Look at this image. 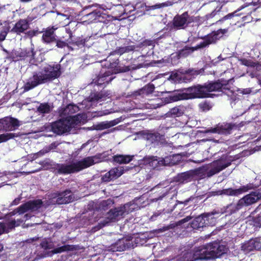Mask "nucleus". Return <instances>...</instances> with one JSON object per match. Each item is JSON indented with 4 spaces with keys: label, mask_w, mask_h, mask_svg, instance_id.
Segmentation results:
<instances>
[{
    "label": "nucleus",
    "mask_w": 261,
    "mask_h": 261,
    "mask_svg": "<svg viewBox=\"0 0 261 261\" xmlns=\"http://www.w3.org/2000/svg\"><path fill=\"white\" fill-rule=\"evenodd\" d=\"M222 87V84L219 82L210 83L203 86L197 85L184 89L182 91H175L162 99H156L153 105L154 108H156L166 103L178 100L210 97V92L219 91Z\"/></svg>",
    "instance_id": "1"
},
{
    "label": "nucleus",
    "mask_w": 261,
    "mask_h": 261,
    "mask_svg": "<svg viewBox=\"0 0 261 261\" xmlns=\"http://www.w3.org/2000/svg\"><path fill=\"white\" fill-rule=\"evenodd\" d=\"M226 248L216 242L196 248L193 252H188L180 261H195L198 259H215L225 253Z\"/></svg>",
    "instance_id": "2"
},
{
    "label": "nucleus",
    "mask_w": 261,
    "mask_h": 261,
    "mask_svg": "<svg viewBox=\"0 0 261 261\" xmlns=\"http://www.w3.org/2000/svg\"><path fill=\"white\" fill-rule=\"evenodd\" d=\"M41 204V200L30 201L14 210L10 213V215L14 216L18 214L16 216L17 217L16 220H11L6 223H0V235L5 232H7L10 229L19 225L21 222L26 221L30 217L28 214H25L22 218L20 216L21 214L29 210H37L40 207Z\"/></svg>",
    "instance_id": "3"
},
{
    "label": "nucleus",
    "mask_w": 261,
    "mask_h": 261,
    "mask_svg": "<svg viewBox=\"0 0 261 261\" xmlns=\"http://www.w3.org/2000/svg\"><path fill=\"white\" fill-rule=\"evenodd\" d=\"M61 74L60 65H47L41 71L36 73L23 86L24 90L29 91L37 86L54 80Z\"/></svg>",
    "instance_id": "4"
},
{
    "label": "nucleus",
    "mask_w": 261,
    "mask_h": 261,
    "mask_svg": "<svg viewBox=\"0 0 261 261\" xmlns=\"http://www.w3.org/2000/svg\"><path fill=\"white\" fill-rule=\"evenodd\" d=\"M82 116L80 114L66 117L65 119H60L46 126L48 130H51L58 135H62L70 130L71 128L81 123L82 121Z\"/></svg>",
    "instance_id": "5"
},
{
    "label": "nucleus",
    "mask_w": 261,
    "mask_h": 261,
    "mask_svg": "<svg viewBox=\"0 0 261 261\" xmlns=\"http://www.w3.org/2000/svg\"><path fill=\"white\" fill-rule=\"evenodd\" d=\"M99 162L96 156L86 158L80 161L74 162L70 165L61 164L58 166V171L62 174H69L80 171Z\"/></svg>",
    "instance_id": "6"
},
{
    "label": "nucleus",
    "mask_w": 261,
    "mask_h": 261,
    "mask_svg": "<svg viewBox=\"0 0 261 261\" xmlns=\"http://www.w3.org/2000/svg\"><path fill=\"white\" fill-rule=\"evenodd\" d=\"M231 162V160L226 156H223L219 160L200 168L198 170L199 172L210 177L229 166Z\"/></svg>",
    "instance_id": "7"
},
{
    "label": "nucleus",
    "mask_w": 261,
    "mask_h": 261,
    "mask_svg": "<svg viewBox=\"0 0 261 261\" xmlns=\"http://www.w3.org/2000/svg\"><path fill=\"white\" fill-rule=\"evenodd\" d=\"M135 208L136 205L134 203H127L122 206L110 210L107 214V220L102 226L110 221H118L125 215L133 212Z\"/></svg>",
    "instance_id": "8"
},
{
    "label": "nucleus",
    "mask_w": 261,
    "mask_h": 261,
    "mask_svg": "<svg viewBox=\"0 0 261 261\" xmlns=\"http://www.w3.org/2000/svg\"><path fill=\"white\" fill-rule=\"evenodd\" d=\"M261 199V190L252 192L239 200L238 203L236 204H230L227 206V209L232 210L234 209V212L239 210L243 206H247L250 205Z\"/></svg>",
    "instance_id": "9"
},
{
    "label": "nucleus",
    "mask_w": 261,
    "mask_h": 261,
    "mask_svg": "<svg viewBox=\"0 0 261 261\" xmlns=\"http://www.w3.org/2000/svg\"><path fill=\"white\" fill-rule=\"evenodd\" d=\"M179 154L167 156L164 159L158 160L156 156H148L144 159V163L148 164L151 167L155 168L159 165H173L176 163L175 159H178Z\"/></svg>",
    "instance_id": "10"
},
{
    "label": "nucleus",
    "mask_w": 261,
    "mask_h": 261,
    "mask_svg": "<svg viewBox=\"0 0 261 261\" xmlns=\"http://www.w3.org/2000/svg\"><path fill=\"white\" fill-rule=\"evenodd\" d=\"M214 215V213L207 214L196 217L191 223L192 227L196 229L203 227L206 224L213 225L215 222Z\"/></svg>",
    "instance_id": "11"
},
{
    "label": "nucleus",
    "mask_w": 261,
    "mask_h": 261,
    "mask_svg": "<svg viewBox=\"0 0 261 261\" xmlns=\"http://www.w3.org/2000/svg\"><path fill=\"white\" fill-rule=\"evenodd\" d=\"M74 200V196L69 190L65 191L61 193L55 194L53 197L52 203L58 204H63L72 202Z\"/></svg>",
    "instance_id": "12"
},
{
    "label": "nucleus",
    "mask_w": 261,
    "mask_h": 261,
    "mask_svg": "<svg viewBox=\"0 0 261 261\" xmlns=\"http://www.w3.org/2000/svg\"><path fill=\"white\" fill-rule=\"evenodd\" d=\"M125 171L123 167H118L112 168L108 172L102 176L101 179L104 182H109L116 179L122 175Z\"/></svg>",
    "instance_id": "13"
},
{
    "label": "nucleus",
    "mask_w": 261,
    "mask_h": 261,
    "mask_svg": "<svg viewBox=\"0 0 261 261\" xmlns=\"http://www.w3.org/2000/svg\"><path fill=\"white\" fill-rule=\"evenodd\" d=\"M227 32V29H220L216 32H213L208 35L206 40L204 41L202 43H200L199 45H198V48L203 47L209 44L215 43Z\"/></svg>",
    "instance_id": "14"
},
{
    "label": "nucleus",
    "mask_w": 261,
    "mask_h": 261,
    "mask_svg": "<svg viewBox=\"0 0 261 261\" xmlns=\"http://www.w3.org/2000/svg\"><path fill=\"white\" fill-rule=\"evenodd\" d=\"M260 248L261 238L251 239L242 246V250L247 253L253 250H258Z\"/></svg>",
    "instance_id": "15"
},
{
    "label": "nucleus",
    "mask_w": 261,
    "mask_h": 261,
    "mask_svg": "<svg viewBox=\"0 0 261 261\" xmlns=\"http://www.w3.org/2000/svg\"><path fill=\"white\" fill-rule=\"evenodd\" d=\"M111 74L112 72L109 69L106 71L103 69L100 74L96 79H94L93 80V83L99 85L105 83H108L113 79L112 77H110V75Z\"/></svg>",
    "instance_id": "16"
},
{
    "label": "nucleus",
    "mask_w": 261,
    "mask_h": 261,
    "mask_svg": "<svg viewBox=\"0 0 261 261\" xmlns=\"http://www.w3.org/2000/svg\"><path fill=\"white\" fill-rule=\"evenodd\" d=\"M4 129L6 130H13L19 125V121L12 117H6L3 119Z\"/></svg>",
    "instance_id": "17"
},
{
    "label": "nucleus",
    "mask_w": 261,
    "mask_h": 261,
    "mask_svg": "<svg viewBox=\"0 0 261 261\" xmlns=\"http://www.w3.org/2000/svg\"><path fill=\"white\" fill-rule=\"evenodd\" d=\"M29 26V23L27 20L21 19L15 23L11 31L17 34H20L27 30Z\"/></svg>",
    "instance_id": "18"
},
{
    "label": "nucleus",
    "mask_w": 261,
    "mask_h": 261,
    "mask_svg": "<svg viewBox=\"0 0 261 261\" xmlns=\"http://www.w3.org/2000/svg\"><path fill=\"white\" fill-rule=\"evenodd\" d=\"M188 18L187 13H184L181 15L175 17L173 20L174 26L178 29L184 28L187 24Z\"/></svg>",
    "instance_id": "19"
},
{
    "label": "nucleus",
    "mask_w": 261,
    "mask_h": 261,
    "mask_svg": "<svg viewBox=\"0 0 261 261\" xmlns=\"http://www.w3.org/2000/svg\"><path fill=\"white\" fill-rule=\"evenodd\" d=\"M57 28H48L43 34L42 40L47 43L54 42L56 40L54 31L56 30Z\"/></svg>",
    "instance_id": "20"
},
{
    "label": "nucleus",
    "mask_w": 261,
    "mask_h": 261,
    "mask_svg": "<svg viewBox=\"0 0 261 261\" xmlns=\"http://www.w3.org/2000/svg\"><path fill=\"white\" fill-rule=\"evenodd\" d=\"M252 187L250 185H246L238 189H228L223 190V193L227 195H238L244 193L251 189Z\"/></svg>",
    "instance_id": "21"
},
{
    "label": "nucleus",
    "mask_w": 261,
    "mask_h": 261,
    "mask_svg": "<svg viewBox=\"0 0 261 261\" xmlns=\"http://www.w3.org/2000/svg\"><path fill=\"white\" fill-rule=\"evenodd\" d=\"M231 129L230 125H219L216 127L211 129H207L205 130V133H212L219 134H226L229 133Z\"/></svg>",
    "instance_id": "22"
},
{
    "label": "nucleus",
    "mask_w": 261,
    "mask_h": 261,
    "mask_svg": "<svg viewBox=\"0 0 261 261\" xmlns=\"http://www.w3.org/2000/svg\"><path fill=\"white\" fill-rule=\"evenodd\" d=\"M134 155L117 154L113 156V161L119 164L129 163L134 158Z\"/></svg>",
    "instance_id": "23"
},
{
    "label": "nucleus",
    "mask_w": 261,
    "mask_h": 261,
    "mask_svg": "<svg viewBox=\"0 0 261 261\" xmlns=\"http://www.w3.org/2000/svg\"><path fill=\"white\" fill-rule=\"evenodd\" d=\"M79 110V108L77 106L70 104L62 110L61 112H60V114L62 116L72 117L71 116H70V115L77 112Z\"/></svg>",
    "instance_id": "24"
},
{
    "label": "nucleus",
    "mask_w": 261,
    "mask_h": 261,
    "mask_svg": "<svg viewBox=\"0 0 261 261\" xmlns=\"http://www.w3.org/2000/svg\"><path fill=\"white\" fill-rule=\"evenodd\" d=\"M185 111L184 106H178L170 109L168 115L172 117H179L184 114Z\"/></svg>",
    "instance_id": "25"
},
{
    "label": "nucleus",
    "mask_w": 261,
    "mask_h": 261,
    "mask_svg": "<svg viewBox=\"0 0 261 261\" xmlns=\"http://www.w3.org/2000/svg\"><path fill=\"white\" fill-rule=\"evenodd\" d=\"M161 137L158 133H147L144 136V138L150 143H155L159 141Z\"/></svg>",
    "instance_id": "26"
},
{
    "label": "nucleus",
    "mask_w": 261,
    "mask_h": 261,
    "mask_svg": "<svg viewBox=\"0 0 261 261\" xmlns=\"http://www.w3.org/2000/svg\"><path fill=\"white\" fill-rule=\"evenodd\" d=\"M185 76L177 72L172 73L168 77V80L172 81L174 83L184 82Z\"/></svg>",
    "instance_id": "27"
},
{
    "label": "nucleus",
    "mask_w": 261,
    "mask_h": 261,
    "mask_svg": "<svg viewBox=\"0 0 261 261\" xmlns=\"http://www.w3.org/2000/svg\"><path fill=\"white\" fill-rule=\"evenodd\" d=\"M117 248L116 251H122L130 246V243L126 240L122 239L119 240L116 244Z\"/></svg>",
    "instance_id": "28"
},
{
    "label": "nucleus",
    "mask_w": 261,
    "mask_h": 261,
    "mask_svg": "<svg viewBox=\"0 0 261 261\" xmlns=\"http://www.w3.org/2000/svg\"><path fill=\"white\" fill-rule=\"evenodd\" d=\"M240 62L242 65L246 66H250L255 67L257 70H260L261 68V64L259 63H255L251 60L246 59H242L240 60Z\"/></svg>",
    "instance_id": "29"
},
{
    "label": "nucleus",
    "mask_w": 261,
    "mask_h": 261,
    "mask_svg": "<svg viewBox=\"0 0 261 261\" xmlns=\"http://www.w3.org/2000/svg\"><path fill=\"white\" fill-rule=\"evenodd\" d=\"M51 107L48 103H41L38 107V111L41 114L48 113L51 110Z\"/></svg>",
    "instance_id": "30"
},
{
    "label": "nucleus",
    "mask_w": 261,
    "mask_h": 261,
    "mask_svg": "<svg viewBox=\"0 0 261 261\" xmlns=\"http://www.w3.org/2000/svg\"><path fill=\"white\" fill-rule=\"evenodd\" d=\"M58 21H60L62 26H65L70 23L69 18L65 15L59 14L57 17Z\"/></svg>",
    "instance_id": "31"
},
{
    "label": "nucleus",
    "mask_w": 261,
    "mask_h": 261,
    "mask_svg": "<svg viewBox=\"0 0 261 261\" xmlns=\"http://www.w3.org/2000/svg\"><path fill=\"white\" fill-rule=\"evenodd\" d=\"M113 204L112 201L111 199L103 200L101 201L99 206V209L101 210H106Z\"/></svg>",
    "instance_id": "32"
},
{
    "label": "nucleus",
    "mask_w": 261,
    "mask_h": 261,
    "mask_svg": "<svg viewBox=\"0 0 261 261\" xmlns=\"http://www.w3.org/2000/svg\"><path fill=\"white\" fill-rule=\"evenodd\" d=\"M72 249V246L70 245H64L62 247L57 248L52 251L54 254L59 253L67 250H70Z\"/></svg>",
    "instance_id": "33"
},
{
    "label": "nucleus",
    "mask_w": 261,
    "mask_h": 261,
    "mask_svg": "<svg viewBox=\"0 0 261 261\" xmlns=\"http://www.w3.org/2000/svg\"><path fill=\"white\" fill-rule=\"evenodd\" d=\"M14 136V134L11 133H7L0 135V143L6 142L9 139L13 138Z\"/></svg>",
    "instance_id": "34"
},
{
    "label": "nucleus",
    "mask_w": 261,
    "mask_h": 261,
    "mask_svg": "<svg viewBox=\"0 0 261 261\" xmlns=\"http://www.w3.org/2000/svg\"><path fill=\"white\" fill-rule=\"evenodd\" d=\"M116 124L114 121L102 122L100 124L101 129H106L113 126Z\"/></svg>",
    "instance_id": "35"
},
{
    "label": "nucleus",
    "mask_w": 261,
    "mask_h": 261,
    "mask_svg": "<svg viewBox=\"0 0 261 261\" xmlns=\"http://www.w3.org/2000/svg\"><path fill=\"white\" fill-rule=\"evenodd\" d=\"M101 97L100 96L98 95H94V96H92L88 98L87 100H85L83 101V104L86 103L87 102H93L94 101H98Z\"/></svg>",
    "instance_id": "36"
},
{
    "label": "nucleus",
    "mask_w": 261,
    "mask_h": 261,
    "mask_svg": "<svg viewBox=\"0 0 261 261\" xmlns=\"http://www.w3.org/2000/svg\"><path fill=\"white\" fill-rule=\"evenodd\" d=\"M86 16L89 18V19H92V20L89 21V22H92L93 20H96L98 17L100 16V14L99 12L93 11L88 14Z\"/></svg>",
    "instance_id": "37"
},
{
    "label": "nucleus",
    "mask_w": 261,
    "mask_h": 261,
    "mask_svg": "<svg viewBox=\"0 0 261 261\" xmlns=\"http://www.w3.org/2000/svg\"><path fill=\"white\" fill-rule=\"evenodd\" d=\"M154 89V86L153 84H148L147 86H145L143 89L142 91L143 93H145L146 94H149L152 93Z\"/></svg>",
    "instance_id": "38"
},
{
    "label": "nucleus",
    "mask_w": 261,
    "mask_h": 261,
    "mask_svg": "<svg viewBox=\"0 0 261 261\" xmlns=\"http://www.w3.org/2000/svg\"><path fill=\"white\" fill-rule=\"evenodd\" d=\"M191 219V217L190 216H187L186 218L178 221L176 222L175 224H171L170 225V228H173L175 226H179L181 225L182 224L186 223L187 222H188L189 220H190Z\"/></svg>",
    "instance_id": "39"
},
{
    "label": "nucleus",
    "mask_w": 261,
    "mask_h": 261,
    "mask_svg": "<svg viewBox=\"0 0 261 261\" xmlns=\"http://www.w3.org/2000/svg\"><path fill=\"white\" fill-rule=\"evenodd\" d=\"M192 173L191 172L184 173L180 175L181 178L183 181H188L191 180Z\"/></svg>",
    "instance_id": "40"
},
{
    "label": "nucleus",
    "mask_w": 261,
    "mask_h": 261,
    "mask_svg": "<svg viewBox=\"0 0 261 261\" xmlns=\"http://www.w3.org/2000/svg\"><path fill=\"white\" fill-rule=\"evenodd\" d=\"M133 49V48L132 47H123V48H120L118 50V53L120 54V55H122L125 52H127L129 50H132Z\"/></svg>",
    "instance_id": "41"
},
{
    "label": "nucleus",
    "mask_w": 261,
    "mask_h": 261,
    "mask_svg": "<svg viewBox=\"0 0 261 261\" xmlns=\"http://www.w3.org/2000/svg\"><path fill=\"white\" fill-rule=\"evenodd\" d=\"M221 9V7H220L218 10H215L213 11L210 14L207 15V18H212L215 16L216 15L219 14Z\"/></svg>",
    "instance_id": "42"
},
{
    "label": "nucleus",
    "mask_w": 261,
    "mask_h": 261,
    "mask_svg": "<svg viewBox=\"0 0 261 261\" xmlns=\"http://www.w3.org/2000/svg\"><path fill=\"white\" fill-rule=\"evenodd\" d=\"M41 245L42 247L45 249H51L53 248L52 244H48L47 242H44L41 244Z\"/></svg>",
    "instance_id": "43"
},
{
    "label": "nucleus",
    "mask_w": 261,
    "mask_h": 261,
    "mask_svg": "<svg viewBox=\"0 0 261 261\" xmlns=\"http://www.w3.org/2000/svg\"><path fill=\"white\" fill-rule=\"evenodd\" d=\"M166 6H167V5L165 3H162V4H156V5L152 6L151 7L152 9H159L161 8H162V7Z\"/></svg>",
    "instance_id": "44"
},
{
    "label": "nucleus",
    "mask_w": 261,
    "mask_h": 261,
    "mask_svg": "<svg viewBox=\"0 0 261 261\" xmlns=\"http://www.w3.org/2000/svg\"><path fill=\"white\" fill-rule=\"evenodd\" d=\"M255 225L256 226H261V214L258 216V217L255 219Z\"/></svg>",
    "instance_id": "45"
},
{
    "label": "nucleus",
    "mask_w": 261,
    "mask_h": 261,
    "mask_svg": "<svg viewBox=\"0 0 261 261\" xmlns=\"http://www.w3.org/2000/svg\"><path fill=\"white\" fill-rule=\"evenodd\" d=\"M7 34V31H2L0 33V41H2L5 40Z\"/></svg>",
    "instance_id": "46"
},
{
    "label": "nucleus",
    "mask_w": 261,
    "mask_h": 261,
    "mask_svg": "<svg viewBox=\"0 0 261 261\" xmlns=\"http://www.w3.org/2000/svg\"><path fill=\"white\" fill-rule=\"evenodd\" d=\"M65 45H66V43L63 41H58L57 42V46L58 47L62 48V47H64Z\"/></svg>",
    "instance_id": "47"
},
{
    "label": "nucleus",
    "mask_w": 261,
    "mask_h": 261,
    "mask_svg": "<svg viewBox=\"0 0 261 261\" xmlns=\"http://www.w3.org/2000/svg\"><path fill=\"white\" fill-rule=\"evenodd\" d=\"M109 114V112H108V111H106V112H103V111H100L98 113L97 115H94V116H103V115H107Z\"/></svg>",
    "instance_id": "48"
},
{
    "label": "nucleus",
    "mask_w": 261,
    "mask_h": 261,
    "mask_svg": "<svg viewBox=\"0 0 261 261\" xmlns=\"http://www.w3.org/2000/svg\"><path fill=\"white\" fill-rule=\"evenodd\" d=\"M234 15V13H230V14H229L226 16H225L223 18V20H226V19H228L230 18H231V17H232Z\"/></svg>",
    "instance_id": "49"
},
{
    "label": "nucleus",
    "mask_w": 261,
    "mask_h": 261,
    "mask_svg": "<svg viewBox=\"0 0 261 261\" xmlns=\"http://www.w3.org/2000/svg\"><path fill=\"white\" fill-rule=\"evenodd\" d=\"M4 129L3 122L2 119H0V130Z\"/></svg>",
    "instance_id": "50"
},
{
    "label": "nucleus",
    "mask_w": 261,
    "mask_h": 261,
    "mask_svg": "<svg viewBox=\"0 0 261 261\" xmlns=\"http://www.w3.org/2000/svg\"><path fill=\"white\" fill-rule=\"evenodd\" d=\"M42 153L41 151H40V152H38L37 154H34V156H36L35 158H37L38 156H39V155H42Z\"/></svg>",
    "instance_id": "51"
},
{
    "label": "nucleus",
    "mask_w": 261,
    "mask_h": 261,
    "mask_svg": "<svg viewBox=\"0 0 261 261\" xmlns=\"http://www.w3.org/2000/svg\"><path fill=\"white\" fill-rule=\"evenodd\" d=\"M36 32L35 31L29 32V35L31 36L35 35Z\"/></svg>",
    "instance_id": "52"
},
{
    "label": "nucleus",
    "mask_w": 261,
    "mask_h": 261,
    "mask_svg": "<svg viewBox=\"0 0 261 261\" xmlns=\"http://www.w3.org/2000/svg\"><path fill=\"white\" fill-rule=\"evenodd\" d=\"M247 6V5H245V6H242L240 7V8L238 9V11H240L241 10L244 9V8L246 7Z\"/></svg>",
    "instance_id": "53"
},
{
    "label": "nucleus",
    "mask_w": 261,
    "mask_h": 261,
    "mask_svg": "<svg viewBox=\"0 0 261 261\" xmlns=\"http://www.w3.org/2000/svg\"><path fill=\"white\" fill-rule=\"evenodd\" d=\"M3 250V245L2 244H0V252Z\"/></svg>",
    "instance_id": "54"
},
{
    "label": "nucleus",
    "mask_w": 261,
    "mask_h": 261,
    "mask_svg": "<svg viewBox=\"0 0 261 261\" xmlns=\"http://www.w3.org/2000/svg\"><path fill=\"white\" fill-rule=\"evenodd\" d=\"M145 66H146V64H144H144H141V65H140L139 66V67H139V68H141V67H145Z\"/></svg>",
    "instance_id": "55"
},
{
    "label": "nucleus",
    "mask_w": 261,
    "mask_h": 261,
    "mask_svg": "<svg viewBox=\"0 0 261 261\" xmlns=\"http://www.w3.org/2000/svg\"><path fill=\"white\" fill-rule=\"evenodd\" d=\"M31 0H21V1L23 2H29Z\"/></svg>",
    "instance_id": "56"
}]
</instances>
